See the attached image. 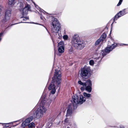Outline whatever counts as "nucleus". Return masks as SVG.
I'll list each match as a JSON object with an SVG mask.
<instances>
[{
	"label": "nucleus",
	"mask_w": 128,
	"mask_h": 128,
	"mask_svg": "<svg viewBox=\"0 0 128 128\" xmlns=\"http://www.w3.org/2000/svg\"><path fill=\"white\" fill-rule=\"evenodd\" d=\"M49 121L46 124V127L47 128H50L52 125V122L50 120H48Z\"/></svg>",
	"instance_id": "f3484780"
},
{
	"label": "nucleus",
	"mask_w": 128,
	"mask_h": 128,
	"mask_svg": "<svg viewBox=\"0 0 128 128\" xmlns=\"http://www.w3.org/2000/svg\"><path fill=\"white\" fill-rule=\"evenodd\" d=\"M78 83L80 85H82L83 86H84L85 87H86V83L82 82L81 80L78 81Z\"/></svg>",
	"instance_id": "412c9836"
},
{
	"label": "nucleus",
	"mask_w": 128,
	"mask_h": 128,
	"mask_svg": "<svg viewBox=\"0 0 128 128\" xmlns=\"http://www.w3.org/2000/svg\"><path fill=\"white\" fill-rule=\"evenodd\" d=\"M86 100L85 98L81 95H80L79 96L76 95L73 96L71 100L72 104L68 106L66 116L67 117L70 116L72 114L74 110L76 108L77 104H82L86 101Z\"/></svg>",
	"instance_id": "f03ea898"
},
{
	"label": "nucleus",
	"mask_w": 128,
	"mask_h": 128,
	"mask_svg": "<svg viewBox=\"0 0 128 128\" xmlns=\"http://www.w3.org/2000/svg\"><path fill=\"white\" fill-rule=\"evenodd\" d=\"M128 13V9H124L120 11L114 16V20H116L120 17L123 16Z\"/></svg>",
	"instance_id": "6e6552de"
},
{
	"label": "nucleus",
	"mask_w": 128,
	"mask_h": 128,
	"mask_svg": "<svg viewBox=\"0 0 128 128\" xmlns=\"http://www.w3.org/2000/svg\"><path fill=\"white\" fill-rule=\"evenodd\" d=\"M60 87H59V89H58V91H59V90H60Z\"/></svg>",
	"instance_id": "49530a36"
},
{
	"label": "nucleus",
	"mask_w": 128,
	"mask_h": 128,
	"mask_svg": "<svg viewBox=\"0 0 128 128\" xmlns=\"http://www.w3.org/2000/svg\"><path fill=\"white\" fill-rule=\"evenodd\" d=\"M57 68H56V69ZM56 86L58 87L60 86L61 83V73L60 70V68L58 67V70H56Z\"/></svg>",
	"instance_id": "1a4fd4ad"
},
{
	"label": "nucleus",
	"mask_w": 128,
	"mask_h": 128,
	"mask_svg": "<svg viewBox=\"0 0 128 128\" xmlns=\"http://www.w3.org/2000/svg\"><path fill=\"white\" fill-rule=\"evenodd\" d=\"M86 84L88 85V86H92V84L91 81L89 80H87L86 81Z\"/></svg>",
	"instance_id": "b1692460"
},
{
	"label": "nucleus",
	"mask_w": 128,
	"mask_h": 128,
	"mask_svg": "<svg viewBox=\"0 0 128 128\" xmlns=\"http://www.w3.org/2000/svg\"><path fill=\"white\" fill-rule=\"evenodd\" d=\"M23 22V23H28L27 22Z\"/></svg>",
	"instance_id": "a19ab883"
},
{
	"label": "nucleus",
	"mask_w": 128,
	"mask_h": 128,
	"mask_svg": "<svg viewBox=\"0 0 128 128\" xmlns=\"http://www.w3.org/2000/svg\"><path fill=\"white\" fill-rule=\"evenodd\" d=\"M41 12H43L44 14H46L48 15L49 14L50 16V18L52 19V33L54 32L56 33V18H54V16L52 15L51 14H48V13L46 12L44 10H41Z\"/></svg>",
	"instance_id": "20e7f679"
},
{
	"label": "nucleus",
	"mask_w": 128,
	"mask_h": 128,
	"mask_svg": "<svg viewBox=\"0 0 128 128\" xmlns=\"http://www.w3.org/2000/svg\"><path fill=\"white\" fill-rule=\"evenodd\" d=\"M34 4L35 6L36 7V8L37 7H36V6H38L37 5L36 6V4H35V3L34 2Z\"/></svg>",
	"instance_id": "4c0bfd02"
},
{
	"label": "nucleus",
	"mask_w": 128,
	"mask_h": 128,
	"mask_svg": "<svg viewBox=\"0 0 128 128\" xmlns=\"http://www.w3.org/2000/svg\"><path fill=\"white\" fill-rule=\"evenodd\" d=\"M58 11H57V12H56V15H57V14H58Z\"/></svg>",
	"instance_id": "37998d69"
},
{
	"label": "nucleus",
	"mask_w": 128,
	"mask_h": 128,
	"mask_svg": "<svg viewBox=\"0 0 128 128\" xmlns=\"http://www.w3.org/2000/svg\"><path fill=\"white\" fill-rule=\"evenodd\" d=\"M30 8V5L26 4L23 10L22 16L20 18H22L23 20L26 21L28 19V17L26 16L28 14V12Z\"/></svg>",
	"instance_id": "39448f33"
},
{
	"label": "nucleus",
	"mask_w": 128,
	"mask_h": 128,
	"mask_svg": "<svg viewBox=\"0 0 128 128\" xmlns=\"http://www.w3.org/2000/svg\"><path fill=\"white\" fill-rule=\"evenodd\" d=\"M64 47L60 46L58 47V53H57L56 54L57 55L60 56H61L62 54L63 53L64 51Z\"/></svg>",
	"instance_id": "f8f14e48"
},
{
	"label": "nucleus",
	"mask_w": 128,
	"mask_h": 128,
	"mask_svg": "<svg viewBox=\"0 0 128 128\" xmlns=\"http://www.w3.org/2000/svg\"><path fill=\"white\" fill-rule=\"evenodd\" d=\"M52 41H53V42H54V40H53L52 39Z\"/></svg>",
	"instance_id": "8fccbe9b"
},
{
	"label": "nucleus",
	"mask_w": 128,
	"mask_h": 128,
	"mask_svg": "<svg viewBox=\"0 0 128 128\" xmlns=\"http://www.w3.org/2000/svg\"><path fill=\"white\" fill-rule=\"evenodd\" d=\"M89 64L91 66L93 65L94 64V62L92 60H91L89 61Z\"/></svg>",
	"instance_id": "a878e982"
},
{
	"label": "nucleus",
	"mask_w": 128,
	"mask_h": 128,
	"mask_svg": "<svg viewBox=\"0 0 128 128\" xmlns=\"http://www.w3.org/2000/svg\"><path fill=\"white\" fill-rule=\"evenodd\" d=\"M56 37H57L59 39H60L62 38V36L60 31L57 33L56 32Z\"/></svg>",
	"instance_id": "4be33fe9"
},
{
	"label": "nucleus",
	"mask_w": 128,
	"mask_h": 128,
	"mask_svg": "<svg viewBox=\"0 0 128 128\" xmlns=\"http://www.w3.org/2000/svg\"><path fill=\"white\" fill-rule=\"evenodd\" d=\"M2 7L0 6V16H1V14L2 12Z\"/></svg>",
	"instance_id": "7c9ffc66"
},
{
	"label": "nucleus",
	"mask_w": 128,
	"mask_h": 128,
	"mask_svg": "<svg viewBox=\"0 0 128 128\" xmlns=\"http://www.w3.org/2000/svg\"><path fill=\"white\" fill-rule=\"evenodd\" d=\"M55 75H54V78H55Z\"/></svg>",
	"instance_id": "09e8293b"
},
{
	"label": "nucleus",
	"mask_w": 128,
	"mask_h": 128,
	"mask_svg": "<svg viewBox=\"0 0 128 128\" xmlns=\"http://www.w3.org/2000/svg\"><path fill=\"white\" fill-rule=\"evenodd\" d=\"M44 28H46V27H44Z\"/></svg>",
	"instance_id": "5fc2aeb1"
},
{
	"label": "nucleus",
	"mask_w": 128,
	"mask_h": 128,
	"mask_svg": "<svg viewBox=\"0 0 128 128\" xmlns=\"http://www.w3.org/2000/svg\"><path fill=\"white\" fill-rule=\"evenodd\" d=\"M44 28H46V27H44Z\"/></svg>",
	"instance_id": "6e6d98bb"
},
{
	"label": "nucleus",
	"mask_w": 128,
	"mask_h": 128,
	"mask_svg": "<svg viewBox=\"0 0 128 128\" xmlns=\"http://www.w3.org/2000/svg\"><path fill=\"white\" fill-rule=\"evenodd\" d=\"M11 10L10 9L6 10L5 12V14L4 18L2 20L3 22H6L10 20L11 15Z\"/></svg>",
	"instance_id": "9d476101"
},
{
	"label": "nucleus",
	"mask_w": 128,
	"mask_h": 128,
	"mask_svg": "<svg viewBox=\"0 0 128 128\" xmlns=\"http://www.w3.org/2000/svg\"><path fill=\"white\" fill-rule=\"evenodd\" d=\"M46 30H47V31L48 32H49L48 31V30H47L46 28Z\"/></svg>",
	"instance_id": "de8ad7c7"
},
{
	"label": "nucleus",
	"mask_w": 128,
	"mask_h": 128,
	"mask_svg": "<svg viewBox=\"0 0 128 128\" xmlns=\"http://www.w3.org/2000/svg\"><path fill=\"white\" fill-rule=\"evenodd\" d=\"M54 60L55 59V54H56V51L55 50V48H54Z\"/></svg>",
	"instance_id": "f704fd0d"
},
{
	"label": "nucleus",
	"mask_w": 128,
	"mask_h": 128,
	"mask_svg": "<svg viewBox=\"0 0 128 128\" xmlns=\"http://www.w3.org/2000/svg\"><path fill=\"white\" fill-rule=\"evenodd\" d=\"M122 44V45H128V44Z\"/></svg>",
	"instance_id": "e433bc0d"
},
{
	"label": "nucleus",
	"mask_w": 128,
	"mask_h": 128,
	"mask_svg": "<svg viewBox=\"0 0 128 128\" xmlns=\"http://www.w3.org/2000/svg\"><path fill=\"white\" fill-rule=\"evenodd\" d=\"M56 31H57L58 32L60 30H61V26L60 23L59 22L58 20L56 19Z\"/></svg>",
	"instance_id": "ddd939ff"
},
{
	"label": "nucleus",
	"mask_w": 128,
	"mask_h": 128,
	"mask_svg": "<svg viewBox=\"0 0 128 128\" xmlns=\"http://www.w3.org/2000/svg\"><path fill=\"white\" fill-rule=\"evenodd\" d=\"M122 1L123 0H120L118 3L117 5V6H119L120 5L122 4Z\"/></svg>",
	"instance_id": "c756f323"
},
{
	"label": "nucleus",
	"mask_w": 128,
	"mask_h": 128,
	"mask_svg": "<svg viewBox=\"0 0 128 128\" xmlns=\"http://www.w3.org/2000/svg\"><path fill=\"white\" fill-rule=\"evenodd\" d=\"M86 87L84 86H83L80 88V90L82 91H83L84 90L85 88H86Z\"/></svg>",
	"instance_id": "473e14b6"
},
{
	"label": "nucleus",
	"mask_w": 128,
	"mask_h": 128,
	"mask_svg": "<svg viewBox=\"0 0 128 128\" xmlns=\"http://www.w3.org/2000/svg\"><path fill=\"white\" fill-rule=\"evenodd\" d=\"M102 56L101 57V59H100V60H101V59L102 58ZM104 57H103V58Z\"/></svg>",
	"instance_id": "ea45409f"
},
{
	"label": "nucleus",
	"mask_w": 128,
	"mask_h": 128,
	"mask_svg": "<svg viewBox=\"0 0 128 128\" xmlns=\"http://www.w3.org/2000/svg\"><path fill=\"white\" fill-rule=\"evenodd\" d=\"M56 68H58V67H56Z\"/></svg>",
	"instance_id": "603ef678"
},
{
	"label": "nucleus",
	"mask_w": 128,
	"mask_h": 128,
	"mask_svg": "<svg viewBox=\"0 0 128 128\" xmlns=\"http://www.w3.org/2000/svg\"><path fill=\"white\" fill-rule=\"evenodd\" d=\"M106 34L104 33L99 38L102 41V42L106 38Z\"/></svg>",
	"instance_id": "4468645a"
},
{
	"label": "nucleus",
	"mask_w": 128,
	"mask_h": 128,
	"mask_svg": "<svg viewBox=\"0 0 128 128\" xmlns=\"http://www.w3.org/2000/svg\"><path fill=\"white\" fill-rule=\"evenodd\" d=\"M3 34V32H1L0 33V41L1 40V37L2 36Z\"/></svg>",
	"instance_id": "2f4dec72"
},
{
	"label": "nucleus",
	"mask_w": 128,
	"mask_h": 128,
	"mask_svg": "<svg viewBox=\"0 0 128 128\" xmlns=\"http://www.w3.org/2000/svg\"><path fill=\"white\" fill-rule=\"evenodd\" d=\"M15 122H10L8 123H2V125L4 126H5L6 127H8L9 126L10 124V125H12L13 124V123H14Z\"/></svg>",
	"instance_id": "2eb2a0df"
},
{
	"label": "nucleus",
	"mask_w": 128,
	"mask_h": 128,
	"mask_svg": "<svg viewBox=\"0 0 128 128\" xmlns=\"http://www.w3.org/2000/svg\"><path fill=\"white\" fill-rule=\"evenodd\" d=\"M66 120H65V122H66Z\"/></svg>",
	"instance_id": "3c124183"
},
{
	"label": "nucleus",
	"mask_w": 128,
	"mask_h": 128,
	"mask_svg": "<svg viewBox=\"0 0 128 128\" xmlns=\"http://www.w3.org/2000/svg\"><path fill=\"white\" fill-rule=\"evenodd\" d=\"M68 119V118H66L64 120H66Z\"/></svg>",
	"instance_id": "79ce46f5"
},
{
	"label": "nucleus",
	"mask_w": 128,
	"mask_h": 128,
	"mask_svg": "<svg viewBox=\"0 0 128 128\" xmlns=\"http://www.w3.org/2000/svg\"><path fill=\"white\" fill-rule=\"evenodd\" d=\"M58 47L60 46L64 47V43L63 41H61L60 42H58Z\"/></svg>",
	"instance_id": "a211bd4d"
},
{
	"label": "nucleus",
	"mask_w": 128,
	"mask_h": 128,
	"mask_svg": "<svg viewBox=\"0 0 128 128\" xmlns=\"http://www.w3.org/2000/svg\"><path fill=\"white\" fill-rule=\"evenodd\" d=\"M120 128H125L124 126L121 125L120 126Z\"/></svg>",
	"instance_id": "72a5a7b5"
},
{
	"label": "nucleus",
	"mask_w": 128,
	"mask_h": 128,
	"mask_svg": "<svg viewBox=\"0 0 128 128\" xmlns=\"http://www.w3.org/2000/svg\"><path fill=\"white\" fill-rule=\"evenodd\" d=\"M68 37L67 35H64L63 36V38L64 40H66L68 38Z\"/></svg>",
	"instance_id": "c85d7f7f"
},
{
	"label": "nucleus",
	"mask_w": 128,
	"mask_h": 128,
	"mask_svg": "<svg viewBox=\"0 0 128 128\" xmlns=\"http://www.w3.org/2000/svg\"><path fill=\"white\" fill-rule=\"evenodd\" d=\"M35 126V124L32 122L30 123V122L29 124L28 125V127L29 128H32L34 127Z\"/></svg>",
	"instance_id": "6ab92c4d"
},
{
	"label": "nucleus",
	"mask_w": 128,
	"mask_h": 128,
	"mask_svg": "<svg viewBox=\"0 0 128 128\" xmlns=\"http://www.w3.org/2000/svg\"><path fill=\"white\" fill-rule=\"evenodd\" d=\"M102 42V41L100 39V38H99L96 42L94 44L95 46H96L100 44V42Z\"/></svg>",
	"instance_id": "aec40b11"
},
{
	"label": "nucleus",
	"mask_w": 128,
	"mask_h": 128,
	"mask_svg": "<svg viewBox=\"0 0 128 128\" xmlns=\"http://www.w3.org/2000/svg\"><path fill=\"white\" fill-rule=\"evenodd\" d=\"M55 73H56V70H55Z\"/></svg>",
	"instance_id": "a18cd8bd"
},
{
	"label": "nucleus",
	"mask_w": 128,
	"mask_h": 128,
	"mask_svg": "<svg viewBox=\"0 0 128 128\" xmlns=\"http://www.w3.org/2000/svg\"><path fill=\"white\" fill-rule=\"evenodd\" d=\"M56 68H58V67H56Z\"/></svg>",
	"instance_id": "864d4df0"
},
{
	"label": "nucleus",
	"mask_w": 128,
	"mask_h": 128,
	"mask_svg": "<svg viewBox=\"0 0 128 128\" xmlns=\"http://www.w3.org/2000/svg\"><path fill=\"white\" fill-rule=\"evenodd\" d=\"M83 94L84 96L87 98H89L91 96V94H87L86 92H84Z\"/></svg>",
	"instance_id": "393cba45"
},
{
	"label": "nucleus",
	"mask_w": 128,
	"mask_h": 128,
	"mask_svg": "<svg viewBox=\"0 0 128 128\" xmlns=\"http://www.w3.org/2000/svg\"><path fill=\"white\" fill-rule=\"evenodd\" d=\"M41 102L42 103L43 106H41L38 108L36 111V114L34 115L33 116H31L27 117L26 116L23 118V119L25 120H32L33 119H38L42 116L44 113H45L46 109L45 107H48L51 102L50 100L43 98V96H42L40 99Z\"/></svg>",
	"instance_id": "f257e3e1"
},
{
	"label": "nucleus",
	"mask_w": 128,
	"mask_h": 128,
	"mask_svg": "<svg viewBox=\"0 0 128 128\" xmlns=\"http://www.w3.org/2000/svg\"><path fill=\"white\" fill-rule=\"evenodd\" d=\"M55 82L54 80H53V78H52V84H51L48 88L49 90H52L51 92L52 94H55L56 91L55 83H54Z\"/></svg>",
	"instance_id": "9b49d317"
},
{
	"label": "nucleus",
	"mask_w": 128,
	"mask_h": 128,
	"mask_svg": "<svg viewBox=\"0 0 128 128\" xmlns=\"http://www.w3.org/2000/svg\"><path fill=\"white\" fill-rule=\"evenodd\" d=\"M58 11H57V12H56V15H57V14H58Z\"/></svg>",
	"instance_id": "c03bdc74"
},
{
	"label": "nucleus",
	"mask_w": 128,
	"mask_h": 128,
	"mask_svg": "<svg viewBox=\"0 0 128 128\" xmlns=\"http://www.w3.org/2000/svg\"><path fill=\"white\" fill-rule=\"evenodd\" d=\"M71 44L76 48L82 50L85 46V44L80 38L78 34H75L72 38Z\"/></svg>",
	"instance_id": "7ed1b4c3"
},
{
	"label": "nucleus",
	"mask_w": 128,
	"mask_h": 128,
	"mask_svg": "<svg viewBox=\"0 0 128 128\" xmlns=\"http://www.w3.org/2000/svg\"><path fill=\"white\" fill-rule=\"evenodd\" d=\"M90 71L89 68L84 67L81 70L80 76L83 78H87L88 77Z\"/></svg>",
	"instance_id": "0eeeda50"
},
{
	"label": "nucleus",
	"mask_w": 128,
	"mask_h": 128,
	"mask_svg": "<svg viewBox=\"0 0 128 128\" xmlns=\"http://www.w3.org/2000/svg\"><path fill=\"white\" fill-rule=\"evenodd\" d=\"M40 18L42 19H43V17L42 16H41L40 17Z\"/></svg>",
	"instance_id": "58836bf2"
},
{
	"label": "nucleus",
	"mask_w": 128,
	"mask_h": 128,
	"mask_svg": "<svg viewBox=\"0 0 128 128\" xmlns=\"http://www.w3.org/2000/svg\"><path fill=\"white\" fill-rule=\"evenodd\" d=\"M26 120H24V121L22 123V126L24 128L25 126H25V121H26Z\"/></svg>",
	"instance_id": "cd10ccee"
},
{
	"label": "nucleus",
	"mask_w": 128,
	"mask_h": 128,
	"mask_svg": "<svg viewBox=\"0 0 128 128\" xmlns=\"http://www.w3.org/2000/svg\"><path fill=\"white\" fill-rule=\"evenodd\" d=\"M61 13L62 12H59L58 13V14H59V16H60L61 14Z\"/></svg>",
	"instance_id": "c9c22d12"
},
{
	"label": "nucleus",
	"mask_w": 128,
	"mask_h": 128,
	"mask_svg": "<svg viewBox=\"0 0 128 128\" xmlns=\"http://www.w3.org/2000/svg\"><path fill=\"white\" fill-rule=\"evenodd\" d=\"M15 0H8V4L11 5H13L14 4Z\"/></svg>",
	"instance_id": "5701e85b"
},
{
	"label": "nucleus",
	"mask_w": 128,
	"mask_h": 128,
	"mask_svg": "<svg viewBox=\"0 0 128 128\" xmlns=\"http://www.w3.org/2000/svg\"><path fill=\"white\" fill-rule=\"evenodd\" d=\"M27 121H25V126H28V125L30 122V120H26Z\"/></svg>",
	"instance_id": "bb28decb"
},
{
	"label": "nucleus",
	"mask_w": 128,
	"mask_h": 128,
	"mask_svg": "<svg viewBox=\"0 0 128 128\" xmlns=\"http://www.w3.org/2000/svg\"><path fill=\"white\" fill-rule=\"evenodd\" d=\"M117 46V44H112L111 46H108L105 49L102 51V58L105 56L109 53L110 51L112 50V49L114 48Z\"/></svg>",
	"instance_id": "423d86ee"
},
{
	"label": "nucleus",
	"mask_w": 128,
	"mask_h": 128,
	"mask_svg": "<svg viewBox=\"0 0 128 128\" xmlns=\"http://www.w3.org/2000/svg\"><path fill=\"white\" fill-rule=\"evenodd\" d=\"M92 86H86V90L89 92H90L92 90Z\"/></svg>",
	"instance_id": "dca6fc26"
}]
</instances>
